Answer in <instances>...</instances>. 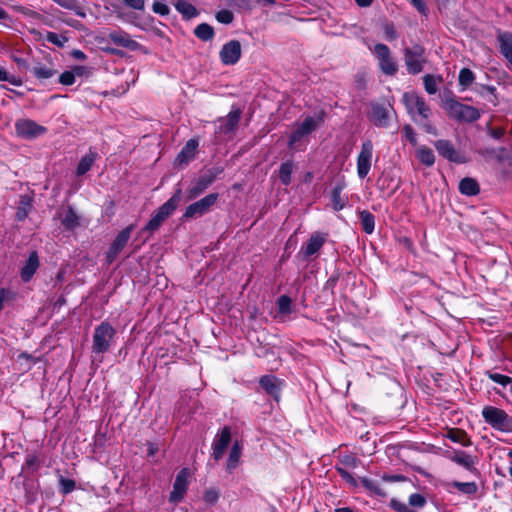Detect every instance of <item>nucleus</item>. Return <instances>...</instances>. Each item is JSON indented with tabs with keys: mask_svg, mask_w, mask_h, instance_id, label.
<instances>
[{
	"mask_svg": "<svg viewBox=\"0 0 512 512\" xmlns=\"http://www.w3.org/2000/svg\"><path fill=\"white\" fill-rule=\"evenodd\" d=\"M182 197L181 188H177L173 195L164 202L152 215L148 223L141 228L138 235L147 240L154 232H156L163 222L176 210Z\"/></svg>",
	"mask_w": 512,
	"mask_h": 512,
	"instance_id": "f257e3e1",
	"label": "nucleus"
},
{
	"mask_svg": "<svg viewBox=\"0 0 512 512\" xmlns=\"http://www.w3.org/2000/svg\"><path fill=\"white\" fill-rule=\"evenodd\" d=\"M444 109L451 119L460 123H473L481 117L477 108L460 103L454 95L444 100Z\"/></svg>",
	"mask_w": 512,
	"mask_h": 512,
	"instance_id": "f03ea898",
	"label": "nucleus"
},
{
	"mask_svg": "<svg viewBox=\"0 0 512 512\" xmlns=\"http://www.w3.org/2000/svg\"><path fill=\"white\" fill-rule=\"evenodd\" d=\"M115 335V328L108 321H102L94 329L91 347L92 353L95 355H103L108 352Z\"/></svg>",
	"mask_w": 512,
	"mask_h": 512,
	"instance_id": "7ed1b4c3",
	"label": "nucleus"
},
{
	"mask_svg": "<svg viewBox=\"0 0 512 512\" xmlns=\"http://www.w3.org/2000/svg\"><path fill=\"white\" fill-rule=\"evenodd\" d=\"M325 116L324 110H320L314 116H307L290 134L288 147L294 149L303 137L311 134L324 122Z\"/></svg>",
	"mask_w": 512,
	"mask_h": 512,
	"instance_id": "20e7f679",
	"label": "nucleus"
},
{
	"mask_svg": "<svg viewBox=\"0 0 512 512\" xmlns=\"http://www.w3.org/2000/svg\"><path fill=\"white\" fill-rule=\"evenodd\" d=\"M484 421L493 429L512 433V417H510L505 410L487 405L484 406L481 412Z\"/></svg>",
	"mask_w": 512,
	"mask_h": 512,
	"instance_id": "39448f33",
	"label": "nucleus"
},
{
	"mask_svg": "<svg viewBox=\"0 0 512 512\" xmlns=\"http://www.w3.org/2000/svg\"><path fill=\"white\" fill-rule=\"evenodd\" d=\"M406 70L411 75H417L423 71L427 63L426 49L421 44H414L412 47H406L403 50Z\"/></svg>",
	"mask_w": 512,
	"mask_h": 512,
	"instance_id": "423d86ee",
	"label": "nucleus"
},
{
	"mask_svg": "<svg viewBox=\"0 0 512 512\" xmlns=\"http://www.w3.org/2000/svg\"><path fill=\"white\" fill-rule=\"evenodd\" d=\"M223 171V167H212L202 173L187 189V199L193 200L204 193Z\"/></svg>",
	"mask_w": 512,
	"mask_h": 512,
	"instance_id": "0eeeda50",
	"label": "nucleus"
},
{
	"mask_svg": "<svg viewBox=\"0 0 512 512\" xmlns=\"http://www.w3.org/2000/svg\"><path fill=\"white\" fill-rule=\"evenodd\" d=\"M328 236L329 234L327 232H313L307 242L301 246L296 257L303 262H308L312 257L316 258L327 242Z\"/></svg>",
	"mask_w": 512,
	"mask_h": 512,
	"instance_id": "6e6552de",
	"label": "nucleus"
},
{
	"mask_svg": "<svg viewBox=\"0 0 512 512\" xmlns=\"http://www.w3.org/2000/svg\"><path fill=\"white\" fill-rule=\"evenodd\" d=\"M134 228L135 225L130 224L117 233L114 240L105 252V264L107 266H110L117 259L118 255L128 244Z\"/></svg>",
	"mask_w": 512,
	"mask_h": 512,
	"instance_id": "1a4fd4ad",
	"label": "nucleus"
},
{
	"mask_svg": "<svg viewBox=\"0 0 512 512\" xmlns=\"http://www.w3.org/2000/svg\"><path fill=\"white\" fill-rule=\"evenodd\" d=\"M373 53L378 61L381 72L387 76H394L398 72V65L392 57L390 48L383 43L375 44Z\"/></svg>",
	"mask_w": 512,
	"mask_h": 512,
	"instance_id": "9d476101",
	"label": "nucleus"
},
{
	"mask_svg": "<svg viewBox=\"0 0 512 512\" xmlns=\"http://www.w3.org/2000/svg\"><path fill=\"white\" fill-rule=\"evenodd\" d=\"M394 112V108L390 102H377L370 103V112L368 114L369 120L376 126L387 128L390 125V112Z\"/></svg>",
	"mask_w": 512,
	"mask_h": 512,
	"instance_id": "9b49d317",
	"label": "nucleus"
},
{
	"mask_svg": "<svg viewBox=\"0 0 512 512\" xmlns=\"http://www.w3.org/2000/svg\"><path fill=\"white\" fill-rule=\"evenodd\" d=\"M16 135L23 139H35L47 132V128L31 119H18L15 124Z\"/></svg>",
	"mask_w": 512,
	"mask_h": 512,
	"instance_id": "f8f14e48",
	"label": "nucleus"
},
{
	"mask_svg": "<svg viewBox=\"0 0 512 512\" xmlns=\"http://www.w3.org/2000/svg\"><path fill=\"white\" fill-rule=\"evenodd\" d=\"M218 193H210L200 200L188 205L182 216L183 219L200 217L206 214L210 208L217 202Z\"/></svg>",
	"mask_w": 512,
	"mask_h": 512,
	"instance_id": "ddd939ff",
	"label": "nucleus"
},
{
	"mask_svg": "<svg viewBox=\"0 0 512 512\" xmlns=\"http://www.w3.org/2000/svg\"><path fill=\"white\" fill-rule=\"evenodd\" d=\"M260 388L269 395L275 402L281 400L282 390L285 386V381L278 378L273 374H266L259 378Z\"/></svg>",
	"mask_w": 512,
	"mask_h": 512,
	"instance_id": "4468645a",
	"label": "nucleus"
},
{
	"mask_svg": "<svg viewBox=\"0 0 512 512\" xmlns=\"http://www.w3.org/2000/svg\"><path fill=\"white\" fill-rule=\"evenodd\" d=\"M373 143L370 139L362 142L360 152L357 156V175L360 179H364L372 166Z\"/></svg>",
	"mask_w": 512,
	"mask_h": 512,
	"instance_id": "2eb2a0df",
	"label": "nucleus"
},
{
	"mask_svg": "<svg viewBox=\"0 0 512 512\" xmlns=\"http://www.w3.org/2000/svg\"><path fill=\"white\" fill-rule=\"evenodd\" d=\"M111 42L114 45L122 48H126L130 51H137L141 47L140 43L132 39L131 35L124 30H112L107 33L106 37L101 42Z\"/></svg>",
	"mask_w": 512,
	"mask_h": 512,
	"instance_id": "dca6fc26",
	"label": "nucleus"
},
{
	"mask_svg": "<svg viewBox=\"0 0 512 512\" xmlns=\"http://www.w3.org/2000/svg\"><path fill=\"white\" fill-rule=\"evenodd\" d=\"M427 504V499L423 494L413 493L408 498V504L392 498L389 507L396 512H416V509H421Z\"/></svg>",
	"mask_w": 512,
	"mask_h": 512,
	"instance_id": "f3484780",
	"label": "nucleus"
},
{
	"mask_svg": "<svg viewBox=\"0 0 512 512\" xmlns=\"http://www.w3.org/2000/svg\"><path fill=\"white\" fill-rule=\"evenodd\" d=\"M190 476V471L188 468H182L176 475L173 490L169 495L170 503H179L184 499V496L188 489V479Z\"/></svg>",
	"mask_w": 512,
	"mask_h": 512,
	"instance_id": "a211bd4d",
	"label": "nucleus"
},
{
	"mask_svg": "<svg viewBox=\"0 0 512 512\" xmlns=\"http://www.w3.org/2000/svg\"><path fill=\"white\" fill-rule=\"evenodd\" d=\"M241 115V108L232 106L227 116L218 118V122L221 124L217 127L216 132L225 135L234 132L239 125Z\"/></svg>",
	"mask_w": 512,
	"mask_h": 512,
	"instance_id": "6ab92c4d",
	"label": "nucleus"
},
{
	"mask_svg": "<svg viewBox=\"0 0 512 512\" xmlns=\"http://www.w3.org/2000/svg\"><path fill=\"white\" fill-rule=\"evenodd\" d=\"M241 44L238 40H230L222 46L219 57L224 65H235L241 58Z\"/></svg>",
	"mask_w": 512,
	"mask_h": 512,
	"instance_id": "aec40b11",
	"label": "nucleus"
},
{
	"mask_svg": "<svg viewBox=\"0 0 512 512\" xmlns=\"http://www.w3.org/2000/svg\"><path fill=\"white\" fill-rule=\"evenodd\" d=\"M449 459L475 476L480 474V471L476 467L478 463L477 456L470 455L463 450H455L452 455L449 456Z\"/></svg>",
	"mask_w": 512,
	"mask_h": 512,
	"instance_id": "412c9836",
	"label": "nucleus"
},
{
	"mask_svg": "<svg viewBox=\"0 0 512 512\" xmlns=\"http://www.w3.org/2000/svg\"><path fill=\"white\" fill-rule=\"evenodd\" d=\"M231 434L230 426H224L217 434L212 446V457L215 461H219L223 457L231 442Z\"/></svg>",
	"mask_w": 512,
	"mask_h": 512,
	"instance_id": "4be33fe9",
	"label": "nucleus"
},
{
	"mask_svg": "<svg viewBox=\"0 0 512 512\" xmlns=\"http://www.w3.org/2000/svg\"><path fill=\"white\" fill-rule=\"evenodd\" d=\"M199 142L197 139H189L177 154L174 160V166L184 168L196 157Z\"/></svg>",
	"mask_w": 512,
	"mask_h": 512,
	"instance_id": "5701e85b",
	"label": "nucleus"
},
{
	"mask_svg": "<svg viewBox=\"0 0 512 512\" xmlns=\"http://www.w3.org/2000/svg\"><path fill=\"white\" fill-rule=\"evenodd\" d=\"M434 147L438 154L450 162L462 164L465 158L461 156L455 149L450 140L440 139L434 142Z\"/></svg>",
	"mask_w": 512,
	"mask_h": 512,
	"instance_id": "b1692460",
	"label": "nucleus"
},
{
	"mask_svg": "<svg viewBox=\"0 0 512 512\" xmlns=\"http://www.w3.org/2000/svg\"><path fill=\"white\" fill-rule=\"evenodd\" d=\"M40 267L39 255L36 250L29 253L24 265L20 269V278L22 282L28 283Z\"/></svg>",
	"mask_w": 512,
	"mask_h": 512,
	"instance_id": "393cba45",
	"label": "nucleus"
},
{
	"mask_svg": "<svg viewBox=\"0 0 512 512\" xmlns=\"http://www.w3.org/2000/svg\"><path fill=\"white\" fill-rule=\"evenodd\" d=\"M346 188L344 176L337 179L330 193V200L334 211L338 212L344 209L348 202L347 197H342V191Z\"/></svg>",
	"mask_w": 512,
	"mask_h": 512,
	"instance_id": "a878e982",
	"label": "nucleus"
},
{
	"mask_svg": "<svg viewBox=\"0 0 512 512\" xmlns=\"http://www.w3.org/2000/svg\"><path fill=\"white\" fill-rule=\"evenodd\" d=\"M296 169V164L292 159L283 161L278 169V177L284 186H288L292 181V174Z\"/></svg>",
	"mask_w": 512,
	"mask_h": 512,
	"instance_id": "bb28decb",
	"label": "nucleus"
},
{
	"mask_svg": "<svg viewBox=\"0 0 512 512\" xmlns=\"http://www.w3.org/2000/svg\"><path fill=\"white\" fill-rule=\"evenodd\" d=\"M242 454V445L239 441H235L229 451L228 459L226 462V470L228 473H232L240 464V458Z\"/></svg>",
	"mask_w": 512,
	"mask_h": 512,
	"instance_id": "cd10ccee",
	"label": "nucleus"
},
{
	"mask_svg": "<svg viewBox=\"0 0 512 512\" xmlns=\"http://www.w3.org/2000/svg\"><path fill=\"white\" fill-rule=\"evenodd\" d=\"M459 192L465 196H476L480 193V186L476 179L465 177L460 180Z\"/></svg>",
	"mask_w": 512,
	"mask_h": 512,
	"instance_id": "c85d7f7f",
	"label": "nucleus"
},
{
	"mask_svg": "<svg viewBox=\"0 0 512 512\" xmlns=\"http://www.w3.org/2000/svg\"><path fill=\"white\" fill-rule=\"evenodd\" d=\"M446 438L454 443L461 444L463 447H470L472 441L467 432L460 428H450L446 433Z\"/></svg>",
	"mask_w": 512,
	"mask_h": 512,
	"instance_id": "c756f323",
	"label": "nucleus"
},
{
	"mask_svg": "<svg viewBox=\"0 0 512 512\" xmlns=\"http://www.w3.org/2000/svg\"><path fill=\"white\" fill-rule=\"evenodd\" d=\"M42 462L43 461L40 458V452H30L25 457V462L22 465L21 471H28V473L34 474L40 469Z\"/></svg>",
	"mask_w": 512,
	"mask_h": 512,
	"instance_id": "7c9ffc66",
	"label": "nucleus"
},
{
	"mask_svg": "<svg viewBox=\"0 0 512 512\" xmlns=\"http://www.w3.org/2000/svg\"><path fill=\"white\" fill-rule=\"evenodd\" d=\"M173 5L175 9L182 15L184 20H190L199 15L197 8L184 0H177L175 3H173Z\"/></svg>",
	"mask_w": 512,
	"mask_h": 512,
	"instance_id": "2f4dec72",
	"label": "nucleus"
},
{
	"mask_svg": "<svg viewBox=\"0 0 512 512\" xmlns=\"http://www.w3.org/2000/svg\"><path fill=\"white\" fill-rule=\"evenodd\" d=\"M30 72L37 80L41 82L52 78L57 73V71L52 67V65L47 66L41 63H37L36 65H34L30 69Z\"/></svg>",
	"mask_w": 512,
	"mask_h": 512,
	"instance_id": "473e14b6",
	"label": "nucleus"
},
{
	"mask_svg": "<svg viewBox=\"0 0 512 512\" xmlns=\"http://www.w3.org/2000/svg\"><path fill=\"white\" fill-rule=\"evenodd\" d=\"M32 208V199L28 195H22L19 199L15 219L17 221H24Z\"/></svg>",
	"mask_w": 512,
	"mask_h": 512,
	"instance_id": "72a5a7b5",
	"label": "nucleus"
},
{
	"mask_svg": "<svg viewBox=\"0 0 512 512\" xmlns=\"http://www.w3.org/2000/svg\"><path fill=\"white\" fill-rule=\"evenodd\" d=\"M500 52L509 61L512 62V33L504 32L498 35Z\"/></svg>",
	"mask_w": 512,
	"mask_h": 512,
	"instance_id": "f704fd0d",
	"label": "nucleus"
},
{
	"mask_svg": "<svg viewBox=\"0 0 512 512\" xmlns=\"http://www.w3.org/2000/svg\"><path fill=\"white\" fill-rule=\"evenodd\" d=\"M96 157L97 154L95 152H89L88 154H85L78 162V165L76 167V175H85L93 166Z\"/></svg>",
	"mask_w": 512,
	"mask_h": 512,
	"instance_id": "c9c22d12",
	"label": "nucleus"
},
{
	"mask_svg": "<svg viewBox=\"0 0 512 512\" xmlns=\"http://www.w3.org/2000/svg\"><path fill=\"white\" fill-rule=\"evenodd\" d=\"M359 482L367 491H369L371 495L382 498L387 496L386 492L377 481L369 479L367 477H359Z\"/></svg>",
	"mask_w": 512,
	"mask_h": 512,
	"instance_id": "e433bc0d",
	"label": "nucleus"
},
{
	"mask_svg": "<svg viewBox=\"0 0 512 512\" xmlns=\"http://www.w3.org/2000/svg\"><path fill=\"white\" fill-rule=\"evenodd\" d=\"M362 230L366 234H372L375 230V216L368 210L359 211Z\"/></svg>",
	"mask_w": 512,
	"mask_h": 512,
	"instance_id": "4c0bfd02",
	"label": "nucleus"
},
{
	"mask_svg": "<svg viewBox=\"0 0 512 512\" xmlns=\"http://www.w3.org/2000/svg\"><path fill=\"white\" fill-rule=\"evenodd\" d=\"M448 486L457 489L460 493L471 496L475 495L478 492V485L476 482H460V481H452L448 483Z\"/></svg>",
	"mask_w": 512,
	"mask_h": 512,
	"instance_id": "58836bf2",
	"label": "nucleus"
},
{
	"mask_svg": "<svg viewBox=\"0 0 512 512\" xmlns=\"http://www.w3.org/2000/svg\"><path fill=\"white\" fill-rule=\"evenodd\" d=\"M194 35L201 41L208 42L215 36L214 28L208 23H200L194 29Z\"/></svg>",
	"mask_w": 512,
	"mask_h": 512,
	"instance_id": "ea45409f",
	"label": "nucleus"
},
{
	"mask_svg": "<svg viewBox=\"0 0 512 512\" xmlns=\"http://www.w3.org/2000/svg\"><path fill=\"white\" fill-rule=\"evenodd\" d=\"M61 224L67 230H73L80 226V218L72 206L67 207L66 214L61 220Z\"/></svg>",
	"mask_w": 512,
	"mask_h": 512,
	"instance_id": "a19ab883",
	"label": "nucleus"
},
{
	"mask_svg": "<svg viewBox=\"0 0 512 512\" xmlns=\"http://www.w3.org/2000/svg\"><path fill=\"white\" fill-rule=\"evenodd\" d=\"M416 157L423 165L427 167H431L435 163V155L432 149L426 146H421L418 148Z\"/></svg>",
	"mask_w": 512,
	"mask_h": 512,
	"instance_id": "79ce46f5",
	"label": "nucleus"
},
{
	"mask_svg": "<svg viewBox=\"0 0 512 512\" xmlns=\"http://www.w3.org/2000/svg\"><path fill=\"white\" fill-rule=\"evenodd\" d=\"M474 80L475 74L471 69L464 67L459 71L458 83L459 86L461 87V91H464L467 88H469L474 82Z\"/></svg>",
	"mask_w": 512,
	"mask_h": 512,
	"instance_id": "37998d69",
	"label": "nucleus"
},
{
	"mask_svg": "<svg viewBox=\"0 0 512 512\" xmlns=\"http://www.w3.org/2000/svg\"><path fill=\"white\" fill-rule=\"evenodd\" d=\"M476 92L482 97L487 98V100L492 103L494 106L498 103V98L496 95V87L492 85H477Z\"/></svg>",
	"mask_w": 512,
	"mask_h": 512,
	"instance_id": "c03bdc74",
	"label": "nucleus"
},
{
	"mask_svg": "<svg viewBox=\"0 0 512 512\" xmlns=\"http://www.w3.org/2000/svg\"><path fill=\"white\" fill-rule=\"evenodd\" d=\"M413 101H415V107H414V113L417 112V114L424 120H427L431 114V109L423 99V97L414 98Z\"/></svg>",
	"mask_w": 512,
	"mask_h": 512,
	"instance_id": "a18cd8bd",
	"label": "nucleus"
},
{
	"mask_svg": "<svg viewBox=\"0 0 512 512\" xmlns=\"http://www.w3.org/2000/svg\"><path fill=\"white\" fill-rule=\"evenodd\" d=\"M442 81H443V79L441 76H438V78L436 79L434 75L426 74L423 77V84H424L425 91L430 95L435 94L438 90L437 82H442Z\"/></svg>",
	"mask_w": 512,
	"mask_h": 512,
	"instance_id": "49530a36",
	"label": "nucleus"
},
{
	"mask_svg": "<svg viewBox=\"0 0 512 512\" xmlns=\"http://www.w3.org/2000/svg\"><path fill=\"white\" fill-rule=\"evenodd\" d=\"M221 496V491L217 487L207 488L203 493V501L209 505L214 506L219 501Z\"/></svg>",
	"mask_w": 512,
	"mask_h": 512,
	"instance_id": "de8ad7c7",
	"label": "nucleus"
},
{
	"mask_svg": "<svg viewBox=\"0 0 512 512\" xmlns=\"http://www.w3.org/2000/svg\"><path fill=\"white\" fill-rule=\"evenodd\" d=\"M278 313L288 315L292 312V299L288 295H281L277 299Z\"/></svg>",
	"mask_w": 512,
	"mask_h": 512,
	"instance_id": "09e8293b",
	"label": "nucleus"
},
{
	"mask_svg": "<svg viewBox=\"0 0 512 512\" xmlns=\"http://www.w3.org/2000/svg\"><path fill=\"white\" fill-rule=\"evenodd\" d=\"M485 375L493 382L506 387L512 383V378L500 373L492 372L490 370L485 371Z\"/></svg>",
	"mask_w": 512,
	"mask_h": 512,
	"instance_id": "8fccbe9b",
	"label": "nucleus"
},
{
	"mask_svg": "<svg viewBox=\"0 0 512 512\" xmlns=\"http://www.w3.org/2000/svg\"><path fill=\"white\" fill-rule=\"evenodd\" d=\"M59 485H60V493L63 495H67L71 492H73L76 488V482L73 479L60 477L59 479Z\"/></svg>",
	"mask_w": 512,
	"mask_h": 512,
	"instance_id": "3c124183",
	"label": "nucleus"
},
{
	"mask_svg": "<svg viewBox=\"0 0 512 512\" xmlns=\"http://www.w3.org/2000/svg\"><path fill=\"white\" fill-rule=\"evenodd\" d=\"M335 469L340 477L346 481L350 486L357 487L358 481L354 478V476L344 467L340 465H336Z\"/></svg>",
	"mask_w": 512,
	"mask_h": 512,
	"instance_id": "603ef678",
	"label": "nucleus"
},
{
	"mask_svg": "<svg viewBox=\"0 0 512 512\" xmlns=\"http://www.w3.org/2000/svg\"><path fill=\"white\" fill-rule=\"evenodd\" d=\"M341 276V272L339 269H336L333 271V273L330 275V277L326 280L324 283V290H330L331 294H334V289L339 281V278Z\"/></svg>",
	"mask_w": 512,
	"mask_h": 512,
	"instance_id": "864d4df0",
	"label": "nucleus"
},
{
	"mask_svg": "<svg viewBox=\"0 0 512 512\" xmlns=\"http://www.w3.org/2000/svg\"><path fill=\"white\" fill-rule=\"evenodd\" d=\"M216 20L222 24H230L234 20V14L228 9H222L215 15Z\"/></svg>",
	"mask_w": 512,
	"mask_h": 512,
	"instance_id": "5fc2aeb1",
	"label": "nucleus"
},
{
	"mask_svg": "<svg viewBox=\"0 0 512 512\" xmlns=\"http://www.w3.org/2000/svg\"><path fill=\"white\" fill-rule=\"evenodd\" d=\"M414 98H419V96L416 94L404 93L402 98L408 114L411 115L413 118L415 107V101H413Z\"/></svg>",
	"mask_w": 512,
	"mask_h": 512,
	"instance_id": "6e6d98bb",
	"label": "nucleus"
},
{
	"mask_svg": "<svg viewBox=\"0 0 512 512\" xmlns=\"http://www.w3.org/2000/svg\"><path fill=\"white\" fill-rule=\"evenodd\" d=\"M360 463V460L353 454H347V455H344L341 459H340V464L342 465V467L344 468H356Z\"/></svg>",
	"mask_w": 512,
	"mask_h": 512,
	"instance_id": "4d7b16f0",
	"label": "nucleus"
},
{
	"mask_svg": "<svg viewBox=\"0 0 512 512\" xmlns=\"http://www.w3.org/2000/svg\"><path fill=\"white\" fill-rule=\"evenodd\" d=\"M46 40L49 42V43H52L58 47H63L64 44L67 42V37L65 36H61L55 32H47V35H46Z\"/></svg>",
	"mask_w": 512,
	"mask_h": 512,
	"instance_id": "13d9d810",
	"label": "nucleus"
},
{
	"mask_svg": "<svg viewBox=\"0 0 512 512\" xmlns=\"http://www.w3.org/2000/svg\"><path fill=\"white\" fill-rule=\"evenodd\" d=\"M58 81L60 84L64 86H71L76 81L75 73L71 72L70 70H66L60 74Z\"/></svg>",
	"mask_w": 512,
	"mask_h": 512,
	"instance_id": "bf43d9fd",
	"label": "nucleus"
},
{
	"mask_svg": "<svg viewBox=\"0 0 512 512\" xmlns=\"http://www.w3.org/2000/svg\"><path fill=\"white\" fill-rule=\"evenodd\" d=\"M152 11L160 16H167L170 13V8L163 2L154 1L152 4Z\"/></svg>",
	"mask_w": 512,
	"mask_h": 512,
	"instance_id": "052dcab7",
	"label": "nucleus"
},
{
	"mask_svg": "<svg viewBox=\"0 0 512 512\" xmlns=\"http://www.w3.org/2000/svg\"><path fill=\"white\" fill-rule=\"evenodd\" d=\"M402 133L411 145L415 146L417 144L415 131L410 124H405L403 126Z\"/></svg>",
	"mask_w": 512,
	"mask_h": 512,
	"instance_id": "680f3d73",
	"label": "nucleus"
},
{
	"mask_svg": "<svg viewBox=\"0 0 512 512\" xmlns=\"http://www.w3.org/2000/svg\"><path fill=\"white\" fill-rule=\"evenodd\" d=\"M383 32L388 41H393L398 37L395 26L391 22H387L383 25Z\"/></svg>",
	"mask_w": 512,
	"mask_h": 512,
	"instance_id": "e2e57ef3",
	"label": "nucleus"
},
{
	"mask_svg": "<svg viewBox=\"0 0 512 512\" xmlns=\"http://www.w3.org/2000/svg\"><path fill=\"white\" fill-rule=\"evenodd\" d=\"M414 121L421 126V128L427 133L436 136L438 134V131L434 125L429 121V118L427 120H424L421 118V121L419 122L414 118Z\"/></svg>",
	"mask_w": 512,
	"mask_h": 512,
	"instance_id": "0e129e2a",
	"label": "nucleus"
},
{
	"mask_svg": "<svg viewBox=\"0 0 512 512\" xmlns=\"http://www.w3.org/2000/svg\"><path fill=\"white\" fill-rule=\"evenodd\" d=\"M15 298V293L6 288H0V311L3 308L5 300H13Z\"/></svg>",
	"mask_w": 512,
	"mask_h": 512,
	"instance_id": "69168bd1",
	"label": "nucleus"
},
{
	"mask_svg": "<svg viewBox=\"0 0 512 512\" xmlns=\"http://www.w3.org/2000/svg\"><path fill=\"white\" fill-rule=\"evenodd\" d=\"M382 480L385 481V482H404L406 481L408 478L402 474H394V475H389V474H383L381 476Z\"/></svg>",
	"mask_w": 512,
	"mask_h": 512,
	"instance_id": "338daca9",
	"label": "nucleus"
},
{
	"mask_svg": "<svg viewBox=\"0 0 512 512\" xmlns=\"http://www.w3.org/2000/svg\"><path fill=\"white\" fill-rule=\"evenodd\" d=\"M122 1L127 7L135 9V10H143L145 7L144 0H122Z\"/></svg>",
	"mask_w": 512,
	"mask_h": 512,
	"instance_id": "774afa93",
	"label": "nucleus"
}]
</instances>
